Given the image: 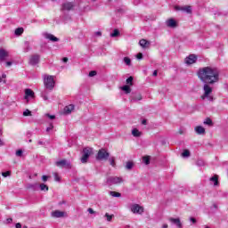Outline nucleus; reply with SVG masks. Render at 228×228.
I'll list each match as a JSON object with an SVG mask.
<instances>
[{"instance_id":"obj_15","label":"nucleus","mask_w":228,"mask_h":228,"mask_svg":"<svg viewBox=\"0 0 228 228\" xmlns=\"http://www.w3.org/2000/svg\"><path fill=\"white\" fill-rule=\"evenodd\" d=\"M8 56H10V53L6 50L0 49V63H3Z\"/></svg>"},{"instance_id":"obj_43","label":"nucleus","mask_w":228,"mask_h":228,"mask_svg":"<svg viewBox=\"0 0 228 228\" xmlns=\"http://www.w3.org/2000/svg\"><path fill=\"white\" fill-rule=\"evenodd\" d=\"M22 154H23L22 150H18V151H16V156H17L18 158H21Z\"/></svg>"},{"instance_id":"obj_59","label":"nucleus","mask_w":228,"mask_h":228,"mask_svg":"<svg viewBox=\"0 0 228 228\" xmlns=\"http://www.w3.org/2000/svg\"><path fill=\"white\" fill-rule=\"evenodd\" d=\"M37 143H38V145H43V144H44V142L38 141Z\"/></svg>"},{"instance_id":"obj_25","label":"nucleus","mask_w":228,"mask_h":228,"mask_svg":"<svg viewBox=\"0 0 228 228\" xmlns=\"http://www.w3.org/2000/svg\"><path fill=\"white\" fill-rule=\"evenodd\" d=\"M209 181H211V183H214V186H218V175H215L209 179Z\"/></svg>"},{"instance_id":"obj_34","label":"nucleus","mask_w":228,"mask_h":228,"mask_svg":"<svg viewBox=\"0 0 228 228\" xmlns=\"http://www.w3.org/2000/svg\"><path fill=\"white\" fill-rule=\"evenodd\" d=\"M142 161L145 165H149L151 163V158L149 156L143 157Z\"/></svg>"},{"instance_id":"obj_33","label":"nucleus","mask_w":228,"mask_h":228,"mask_svg":"<svg viewBox=\"0 0 228 228\" xmlns=\"http://www.w3.org/2000/svg\"><path fill=\"white\" fill-rule=\"evenodd\" d=\"M24 44H25L24 52H25V53H28V51H31V46L29 45V42H28V41H26Z\"/></svg>"},{"instance_id":"obj_24","label":"nucleus","mask_w":228,"mask_h":228,"mask_svg":"<svg viewBox=\"0 0 228 228\" xmlns=\"http://www.w3.org/2000/svg\"><path fill=\"white\" fill-rule=\"evenodd\" d=\"M41 97L42 99H44L45 101H49V91L45 90L41 93Z\"/></svg>"},{"instance_id":"obj_6","label":"nucleus","mask_w":228,"mask_h":228,"mask_svg":"<svg viewBox=\"0 0 228 228\" xmlns=\"http://www.w3.org/2000/svg\"><path fill=\"white\" fill-rule=\"evenodd\" d=\"M107 183L109 184H120V183H124V180L122 177L111 176L107 179Z\"/></svg>"},{"instance_id":"obj_8","label":"nucleus","mask_w":228,"mask_h":228,"mask_svg":"<svg viewBox=\"0 0 228 228\" xmlns=\"http://www.w3.org/2000/svg\"><path fill=\"white\" fill-rule=\"evenodd\" d=\"M76 4L73 2H66L62 4L61 10L63 12H70V10H74Z\"/></svg>"},{"instance_id":"obj_9","label":"nucleus","mask_w":228,"mask_h":228,"mask_svg":"<svg viewBox=\"0 0 228 228\" xmlns=\"http://www.w3.org/2000/svg\"><path fill=\"white\" fill-rule=\"evenodd\" d=\"M24 99H26L27 102H29V99H35V92L29 88L25 89Z\"/></svg>"},{"instance_id":"obj_22","label":"nucleus","mask_w":228,"mask_h":228,"mask_svg":"<svg viewBox=\"0 0 228 228\" xmlns=\"http://www.w3.org/2000/svg\"><path fill=\"white\" fill-rule=\"evenodd\" d=\"M73 110H74V104H69L64 108V113L69 115L72 113Z\"/></svg>"},{"instance_id":"obj_10","label":"nucleus","mask_w":228,"mask_h":228,"mask_svg":"<svg viewBox=\"0 0 228 228\" xmlns=\"http://www.w3.org/2000/svg\"><path fill=\"white\" fill-rule=\"evenodd\" d=\"M184 62L186 65H193V63L197 62V57L195 54H191L185 58Z\"/></svg>"},{"instance_id":"obj_46","label":"nucleus","mask_w":228,"mask_h":228,"mask_svg":"<svg viewBox=\"0 0 228 228\" xmlns=\"http://www.w3.org/2000/svg\"><path fill=\"white\" fill-rule=\"evenodd\" d=\"M197 165L198 167H204V160H198Z\"/></svg>"},{"instance_id":"obj_40","label":"nucleus","mask_w":228,"mask_h":228,"mask_svg":"<svg viewBox=\"0 0 228 228\" xmlns=\"http://www.w3.org/2000/svg\"><path fill=\"white\" fill-rule=\"evenodd\" d=\"M2 175L3 177H10V175H12V172L11 171L3 172Z\"/></svg>"},{"instance_id":"obj_12","label":"nucleus","mask_w":228,"mask_h":228,"mask_svg":"<svg viewBox=\"0 0 228 228\" xmlns=\"http://www.w3.org/2000/svg\"><path fill=\"white\" fill-rule=\"evenodd\" d=\"M175 10L176 12H185L186 13H191V6L186 5V6H175Z\"/></svg>"},{"instance_id":"obj_39","label":"nucleus","mask_w":228,"mask_h":228,"mask_svg":"<svg viewBox=\"0 0 228 228\" xmlns=\"http://www.w3.org/2000/svg\"><path fill=\"white\" fill-rule=\"evenodd\" d=\"M126 85H127V86H133V77H129L126 79Z\"/></svg>"},{"instance_id":"obj_35","label":"nucleus","mask_w":228,"mask_h":228,"mask_svg":"<svg viewBox=\"0 0 228 228\" xmlns=\"http://www.w3.org/2000/svg\"><path fill=\"white\" fill-rule=\"evenodd\" d=\"M124 62L126 63V65H127L128 67H131V59L129 57H125L124 58Z\"/></svg>"},{"instance_id":"obj_47","label":"nucleus","mask_w":228,"mask_h":228,"mask_svg":"<svg viewBox=\"0 0 228 228\" xmlns=\"http://www.w3.org/2000/svg\"><path fill=\"white\" fill-rule=\"evenodd\" d=\"M46 116L48 117V118H50V120H54V118H56V116L54 115L46 114Z\"/></svg>"},{"instance_id":"obj_5","label":"nucleus","mask_w":228,"mask_h":228,"mask_svg":"<svg viewBox=\"0 0 228 228\" xmlns=\"http://www.w3.org/2000/svg\"><path fill=\"white\" fill-rule=\"evenodd\" d=\"M110 158V152L106 151V149H101L99 150L96 159L97 161H107V159Z\"/></svg>"},{"instance_id":"obj_52","label":"nucleus","mask_w":228,"mask_h":228,"mask_svg":"<svg viewBox=\"0 0 228 228\" xmlns=\"http://www.w3.org/2000/svg\"><path fill=\"white\" fill-rule=\"evenodd\" d=\"M190 222H191L192 224H197V219H195L194 217H191Z\"/></svg>"},{"instance_id":"obj_49","label":"nucleus","mask_w":228,"mask_h":228,"mask_svg":"<svg viewBox=\"0 0 228 228\" xmlns=\"http://www.w3.org/2000/svg\"><path fill=\"white\" fill-rule=\"evenodd\" d=\"M87 211H88V213H90V215H94L95 214V211H94L92 208H89L87 209Z\"/></svg>"},{"instance_id":"obj_3","label":"nucleus","mask_w":228,"mask_h":228,"mask_svg":"<svg viewBox=\"0 0 228 228\" xmlns=\"http://www.w3.org/2000/svg\"><path fill=\"white\" fill-rule=\"evenodd\" d=\"M203 95L201 96V99H208V101H213V96H211V94H213V87L209 86V84L205 83L203 86Z\"/></svg>"},{"instance_id":"obj_32","label":"nucleus","mask_w":228,"mask_h":228,"mask_svg":"<svg viewBox=\"0 0 228 228\" xmlns=\"http://www.w3.org/2000/svg\"><path fill=\"white\" fill-rule=\"evenodd\" d=\"M109 193L111 197H122V194H120V192L110 191Z\"/></svg>"},{"instance_id":"obj_13","label":"nucleus","mask_w":228,"mask_h":228,"mask_svg":"<svg viewBox=\"0 0 228 228\" xmlns=\"http://www.w3.org/2000/svg\"><path fill=\"white\" fill-rule=\"evenodd\" d=\"M56 167H64L65 168H71L70 163L66 159L55 162Z\"/></svg>"},{"instance_id":"obj_48","label":"nucleus","mask_w":228,"mask_h":228,"mask_svg":"<svg viewBox=\"0 0 228 228\" xmlns=\"http://www.w3.org/2000/svg\"><path fill=\"white\" fill-rule=\"evenodd\" d=\"M53 124H50V126L46 128V132L49 133V131H53Z\"/></svg>"},{"instance_id":"obj_30","label":"nucleus","mask_w":228,"mask_h":228,"mask_svg":"<svg viewBox=\"0 0 228 228\" xmlns=\"http://www.w3.org/2000/svg\"><path fill=\"white\" fill-rule=\"evenodd\" d=\"M118 35H120V31H118V29L115 28L113 30V33L110 34V37L112 38H115V37H118Z\"/></svg>"},{"instance_id":"obj_55","label":"nucleus","mask_w":228,"mask_h":228,"mask_svg":"<svg viewBox=\"0 0 228 228\" xmlns=\"http://www.w3.org/2000/svg\"><path fill=\"white\" fill-rule=\"evenodd\" d=\"M62 61L63 63H67V61H69V58L67 57L62 58Z\"/></svg>"},{"instance_id":"obj_21","label":"nucleus","mask_w":228,"mask_h":228,"mask_svg":"<svg viewBox=\"0 0 228 228\" xmlns=\"http://www.w3.org/2000/svg\"><path fill=\"white\" fill-rule=\"evenodd\" d=\"M194 130L197 133V134H206V128L201 126H196Z\"/></svg>"},{"instance_id":"obj_16","label":"nucleus","mask_w":228,"mask_h":228,"mask_svg":"<svg viewBox=\"0 0 228 228\" xmlns=\"http://www.w3.org/2000/svg\"><path fill=\"white\" fill-rule=\"evenodd\" d=\"M51 216L53 218H63V216H65V212L55 210L51 213Z\"/></svg>"},{"instance_id":"obj_50","label":"nucleus","mask_w":228,"mask_h":228,"mask_svg":"<svg viewBox=\"0 0 228 228\" xmlns=\"http://www.w3.org/2000/svg\"><path fill=\"white\" fill-rule=\"evenodd\" d=\"M12 65H13V62H12V61H6L5 62L6 67H12Z\"/></svg>"},{"instance_id":"obj_7","label":"nucleus","mask_w":228,"mask_h":228,"mask_svg":"<svg viewBox=\"0 0 228 228\" xmlns=\"http://www.w3.org/2000/svg\"><path fill=\"white\" fill-rule=\"evenodd\" d=\"M131 211L135 215H142L143 213V207L138 204H134L131 206Z\"/></svg>"},{"instance_id":"obj_44","label":"nucleus","mask_w":228,"mask_h":228,"mask_svg":"<svg viewBox=\"0 0 228 228\" xmlns=\"http://www.w3.org/2000/svg\"><path fill=\"white\" fill-rule=\"evenodd\" d=\"M23 116H24V117H29V116H31V112L29 111V110H26L23 112Z\"/></svg>"},{"instance_id":"obj_63","label":"nucleus","mask_w":228,"mask_h":228,"mask_svg":"<svg viewBox=\"0 0 228 228\" xmlns=\"http://www.w3.org/2000/svg\"><path fill=\"white\" fill-rule=\"evenodd\" d=\"M134 4H138V1H137V0H134Z\"/></svg>"},{"instance_id":"obj_58","label":"nucleus","mask_w":228,"mask_h":228,"mask_svg":"<svg viewBox=\"0 0 228 228\" xmlns=\"http://www.w3.org/2000/svg\"><path fill=\"white\" fill-rule=\"evenodd\" d=\"M153 76H154V77L158 76V70H154V71H153Z\"/></svg>"},{"instance_id":"obj_18","label":"nucleus","mask_w":228,"mask_h":228,"mask_svg":"<svg viewBox=\"0 0 228 228\" xmlns=\"http://www.w3.org/2000/svg\"><path fill=\"white\" fill-rule=\"evenodd\" d=\"M169 222H171V224H175V225H176V227L178 228H183V224L181 223V219L179 218L171 217L169 218Z\"/></svg>"},{"instance_id":"obj_57","label":"nucleus","mask_w":228,"mask_h":228,"mask_svg":"<svg viewBox=\"0 0 228 228\" xmlns=\"http://www.w3.org/2000/svg\"><path fill=\"white\" fill-rule=\"evenodd\" d=\"M161 228H168V224H162V227H161Z\"/></svg>"},{"instance_id":"obj_56","label":"nucleus","mask_w":228,"mask_h":228,"mask_svg":"<svg viewBox=\"0 0 228 228\" xmlns=\"http://www.w3.org/2000/svg\"><path fill=\"white\" fill-rule=\"evenodd\" d=\"M142 126H147V119H142Z\"/></svg>"},{"instance_id":"obj_29","label":"nucleus","mask_w":228,"mask_h":228,"mask_svg":"<svg viewBox=\"0 0 228 228\" xmlns=\"http://www.w3.org/2000/svg\"><path fill=\"white\" fill-rule=\"evenodd\" d=\"M39 188H40L41 191H49V187L47 185H45V183H41L39 185Z\"/></svg>"},{"instance_id":"obj_51","label":"nucleus","mask_w":228,"mask_h":228,"mask_svg":"<svg viewBox=\"0 0 228 228\" xmlns=\"http://www.w3.org/2000/svg\"><path fill=\"white\" fill-rule=\"evenodd\" d=\"M47 179H49V176H47V175L42 176V181H44V183H45L47 181Z\"/></svg>"},{"instance_id":"obj_45","label":"nucleus","mask_w":228,"mask_h":228,"mask_svg":"<svg viewBox=\"0 0 228 228\" xmlns=\"http://www.w3.org/2000/svg\"><path fill=\"white\" fill-rule=\"evenodd\" d=\"M136 58H137V60H142L143 59V53H137Z\"/></svg>"},{"instance_id":"obj_19","label":"nucleus","mask_w":228,"mask_h":228,"mask_svg":"<svg viewBox=\"0 0 228 228\" xmlns=\"http://www.w3.org/2000/svg\"><path fill=\"white\" fill-rule=\"evenodd\" d=\"M139 45L141 47H142V49H149V47H151V42L147 41L146 39H141L139 41Z\"/></svg>"},{"instance_id":"obj_26","label":"nucleus","mask_w":228,"mask_h":228,"mask_svg":"<svg viewBox=\"0 0 228 228\" xmlns=\"http://www.w3.org/2000/svg\"><path fill=\"white\" fill-rule=\"evenodd\" d=\"M121 90L125 92V94H131V87L129 86H123Z\"/></svg>"},{"instance_id":"obj_37","label":"nucleus","mask_w":228,"mask_h":228,"mask_svg":"<svg viewBox=\"0 0 228 228\" xmlns=\"http://www.w3.org/2000/svg\"><path fill=\"white\" fill-rule=\"evenodd\" d=\"M183 158H190V151L184 150L182 153Z\"/></svg>"},{"instance_id":"obj_11","label":"nucleus","mask_w":228,"mask_h":228,"mask_svg":"<svg viewBox=\"0 0 228 228\" xmlns=\"http://www.w3.org/2000/svg\"><path fill=\"white\" fill-rule=\"evenodd\" d=\"M29 63L30 65H38V63H40V55L38 54L31 55L29 59Z\"/></svg>"},{"instance_id":"obj_38","label":"nucleus","mask_w":228,"mask_h":228,"mask_svg":"<svg viewBox=\"0 0 228 228\" xmlns=\"http://www.w3.org/2000/svg\"><path fill=\"white\" fill-rule=\"evenodd\" d=\"M114 215H109L108 213L105 214V218H107V222H111L113 220Z\"/></svg>"},{"instance_id":"obj_14","label":"nucleus","mask_w":228,"mask_h":228,"mask_svg":"<svg viewBox=\"0 0 228 228\" xmlns=\"http://www.w3.org/2000/svg\"><path fill=\"white\" fill-rule=\"evenodd\" d=\"M43 37L46 38L47 40H50L51 42H60V38L54 37L53 34L49 33H43Z\"/></svg>"},{"instance_id":"obj_36","label":"nucleus","mask_w":228,"mask_h":228,"mask_svg":"<svg viewBox=\"0 0 228 228\" xmlns=\"http://www.w3.org/2000/svg\"><path fill=\"white\" fill-rule=\"evenodd\" d=\"M203 124H205L206 126H213V121L211 120V118H208Z\"/></svg>"},{"instance_id":"obj_41","label":"nucleus","mask_w":228,"mask_h":228,"mask_svg":"<svg viewBox=\"0 0 228 228\" xmlns=\"http://www.w3.org/2000/svg\"><path fill=\"white\" fill-rule=\"evenodd\" d=\"M54 181H56L57 183H60V181L61 180V178L60 177V175H58V173H54Z\"/></svg>"},{"instance_id":"obj_61","label":"nucleus","mask_w":228,"mask_h":228,"mask_svg":"<svg viewBox=\"0 0 228 228\" xmlns=\"http://www.w3.org/2000/svg\"><path fill=\"white\" fill-rule=\"evenodd\" d=\"M4 145V142L0 139V147Z\"/></svg>"},{"instance_id":"obj_53","label":"nucleus","mask_w":228,"mask_h":228,"mask_svg":"<svg viewBox=\"0 0 228 228\" xmlns=\"http://www.w3.org/2000/svg\"><path fill=\"white\" fill-rule=\"evenodd\" d=\"M12 222H13V219H12V218H7L6 219V224H12Z\"/></svg>"},{"instance_id":"obj_17","label":"nucleus","mask_w":228,"mask_h":228,"mask_svg":"<svg viewBox=\"0 0 228 228\" xmlns=\"http://www.w3.org/2000/svg\"><path fill=\"white\" fill-rule=\"evenodd\" d=\"M142 96L140 93L132 94L130 101L131 102H136L138 101H142Z\"/></svg>"},{"instance_id":"obj_60","label":"nucleus","mask_w":228,"mask_h":228,"mask_svg":"<svg viewBox=\"0 0 228 228\" xmlns=\"http://www.w3.org/2000/svg\"><path fill=\"white\" fill-rule=\"evenodd\" d=\"M2 79H6V74L2 75Z\"/></svg>"},{"instance_id":"obj_62","label":"nucleus","mask_w":228,"mask_h":228,"mask_svg":"<svg viewBox=\"0 0 228 228\" xmlns=\"http://www.w3.org/2000/svg\"><path fill=\"white\" fill-rule=\"evenodd\" d=\"M0 83H6V80H3V78H0Z\"/></svg>"},{"instance_id":"obj_54","label":"nucleus","mask_w":228,"mask_h":228,"mask_svg":"<svg viewBox=\"0 0 228 228\" xmlns=\"http://www.w3.org/2000/svg\"><path fill=\"white\" fill-rule=\"evenodd\" d=\"M15 227H16V228H22V224H20V223H17V224H15Z\"/></svg>"},{"instance_id":"obj_64","label":"nucleus","mask_w":228,"mask_h":228,"mask_svg":"<svg viewBox=\"0 0 228 228\" xmlns=\"http://www.w3.org/2000/svg\"><path fill=\"white\" fill-rule=\"evenodd\" d=\"M96 35H97L98 37H101V32H96Z\"/></svg>"},{"instance_id":"obj_2","label":"nucleus","mask_w":228,"mask_h":228,"mask_svg":"<svg viewBox=\"0 0 228 228\" xmlns=\"http://www.w3.org/2000/svg\"><path fill=\"white\" fill-rule=\"evenodd\" d=\"M44 85L46 90H53L54 88V77L51 75H45L44 77Z\"/></svg>"},{"instance_id":"obj_1","label":"nucleus","mask_w":228,"mask_h":228,"mask_svg":"<svg viewBox=\"0 0 228 228\" xmlns=\"http://www.w3.org/2000/svg\"><path fill=\"white\" fill-rule=\"evenodd\" d=\"M197 76L202 83L208 85H215V83H218L220 79V72L218 69L209 66L200 68Z\"/></svg>"},{"instance_id":"obj_23","label":"nucleus","mask_w":228,"mask_h":228,"mask_svg":"<svg viewBox=\"0 0 228 228\" xmlns=\"http://www.w3.org/2000/svg\"><path fill=\"white\" fill-rule=\"evenodd\" d=\"M132 134L133 136H134V138H140V136H142V132H140V130H138L137 128H134L132 130Z\"/></svg>"},{"instance_id":"obj_4","label":"nucleus","mask_w":228,"mask_h":228,"mask_svg":"<svg viewBox=\"0 0 228 228\" xmlns=\"http://www.w3.org/2000/svg\"><path fill=\"white\" fill-rule=\"evenodd\" d=\"M93 153L94 150L92 148H84L82 151V157L80 159L81 163H88V159Z\"/></svg>"},{"instance_id":"obj_28","label":"nucleus","mask_w":228,"mask_h":228,"mask_svg":"<svg viewBox=\"0 0 228 228\" xmlns=\"http://www.w3.org/2000/svg\"><path fill=\"white\" fill-rule=\"evenodd\" d=\"M110 165H111V167H117V164L115 163V157H110L108 159Z\"/></svg>"},{"instance_id":"obj_20","label":"nucleus","mask_w":228,"mask_h":228,"mask_svg":"<svg viewBox=\"0 0 228 228\" xmlns=\"http://www.w3.org/2000/svg\"><path fill=\"white\" fill-rule=\"evenodd\" d=\"M167 28H177V21L174 19H169L166 21Z\"/></svg>"},{"instance_id":"obj_42","label":"nucleus","mask_w":228,"mask_h":228,"mask_svg":"<svg viewBox=\"0 0 228 228\" xmlns=\"http://www.w3.org/2000/svg\"><path fill=\"white\" fill-rule=\"evenodd\" d=\"M95 76H97V71L92 70L89 72V77H94Z\"/></svg>"},{"instance_id":"obj_27","label":"nucleus","mask_w":228,"mask_h":228,"mask_svg":"<svg viewBox=\"0 0 228 228\" xmlns=\"http://www.w3.org/2000/svg\"><path fill=\"white\" fill-rule=\"evenodd\" d=\"M15 35L17 36V37H20V35L22 34V33H24V28H16L15 29Z\"/></svg>"},{"instance_id":"obj_31","label":"nucleus","mask_w":228,"mask_h":228,"mask_svg":"<svg viewBox=\"0 0 228 228\" xmlns=\"http://www.w3.org/2000/svg\"><path fill=\"white\" fill-rule=\"evenodd\" d=\"M133 167H134V163H133L131 161L126 162V170H131L133 168Z\"/></svg>"}]
</instances>
